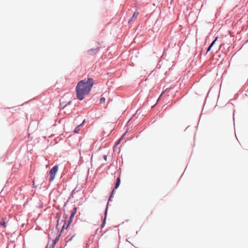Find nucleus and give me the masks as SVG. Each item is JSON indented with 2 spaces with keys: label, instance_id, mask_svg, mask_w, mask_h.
Segmentation results:
<instances>
[{
  "label": "nucleus",
  "instance_id": "nucleus-14",
  "mask_svg": "<svg viewBox=\"0 0 248 248\" xmlns=\"http://www.w3.org/2000/svg\"><path fill=\"white\" fill-rule=\"evenodd\" d=\"M103 158L105 159V160L107 161V155H104V156H103Z\"/></svg>",
  "mask_w": 248,
  "mask_h": 248
},
{
  "label": "nucleus",
  "instance_id": "nucleus-8",
  "mask_svg": "<svg viewBox=\"0 0 248 248\" xmlns=\"http://www.w3.org/2000/svg\"><path fill=\"white\" fill-rule=\"evenodd\" d=\"M85 121L84 120L83 122H82V123L81 124H80V125H78L74 130V133H77L78 132V131L80 130V126L84 123Z\"/></svg>",
  "mask_w": 248,
  "mask_h": 248
},
{
  "label": "nucleus",
  "instance_id": "nucleus-15",
  "mask_svg": "<svg viewBox=\"0 0 248 248\" xmlns=\"http://www.w3.org/2000/svg\"><path fill=\"white\" fill-rule=\"evenodd\" d=\"M74 237V236H72L69 239L70 241H71L72 240V239L73 238V237Z\"/></svg>",
  "mask_w": 248,
  "mask_h": 248
},
{
  "label": "nucleus",
  "instance_id": "nucleus-6",
  "mask_svg": "<svg viewBox=\"0 0 248 248\" xmlns=\"http://www.w3.org/2000/svg\"><path fill=\"white\" fill-rule=\"evenodd\" d=\"M120 182H121L120 177H118L117 179L116 183L115 184V189H117L119 186L120 184Z\"/></svg>",
  "mask_w": 248,
  "mask_h": 248
},
{
  "label": "nucleus",
  "instance_id": "nucleus-2",
  "mask_svg": "<svg viewBox=\"0 0 248 248\" xmlns=\"http://www.w3.org/2000/svg\"><path fill=\"white\" fill-rule=\"evenodd\" d=\"M58 170V166L56 165L54 166L49 171L50 177L49 178V181L50 182L53 181L55 177L56 174Z\"/></svg>",
  "mask_w": 248,
  "mask_h": 248
},
{
  "label": "nucleus",
  "instance_id": "nucleus-12",
  "mask_svg": "<svg viewBox=\"0 0 248 248\" xmlns=\"http://www.w3.org/2000/svg\"><path fill=\"white\" fill-rule=\"evenodd\" d=\"M106 99L104 97H102L100 99V103H104L105 102Z\"/></svg>",
  "mask_w": 248,
  "mask_h": 248
},
{
  "label": "nucleus",
  "instance_id": "nucleus-5",
  "mask_svg": "<svg viewBox=\"0 0 248 248\" xmlns=\"http://www.w3.org/2000/svg\"><path fill=\"white\" fill-rule=\"evenodd\" d=\"M139 15V12L138 11H136L133 15L132 17L128 21V23H130L133 19H136L138 17V15Z\"/></svg>",
  "mask_w": 248,
  "mask_h": 248
},
{
  "label": "nucleus",
  "instance_id": "nucleus-10",
  "mask_svg": "<svg viewBox=\"0 0 248 248\" xmlns=\"http://www.w3.org/2000/svg\"><path fill=\"white\" fill-rule=\"evenodd\" d=\"M107 210H108V207H107V208L106 209V211H105V218L104 219V221H103V224L102 225V227H103V226L104 225L105 223V221H106V215H107Z\"/></svg>",
  "mask_w": 248,
  "mask_h": 248
},
{
  "label": "nucleus",
  "instance_id": "nucleus-13",
  "mask_svg": "<svg viewBox=\"0 0 248 248\" xmlns=\"http://www.w3.org/2000/svg\"><path fill=\"white\" fill-rule=\"evenodd\" d=\"M114 191V189L112 190V191L111 192V195L109 198V199H108V201H110L111 198H112V194H113V192Z\"/></svg>",
  "mask_w": 248,
  "mask_h": 248
},
{
  "label": "nucleus",
  "instance_id": "nucleus-11",
  "mask_svg": "<svg viewBox=\"0 0 248 248\" xmlns=\"http://www.w3.org/2000/svg\"><path fill=\"white\" fill-rule=\"evenodd\" d=\"M69 223L68 224L64 223L62 226V230H63L64 228L67 229L69 225Z\"/></svg>",
  "mask_w": 248,
  "mask_h": 248
},
{
  "label": "nucleus",
  "instance_id": "nucleus-9",
  "mask_svg": "<svg viewBox=\"0 0 248 248\" xmlns=\"http://www.w3.org/2000/svg\"><path fill=\"white\" fill-rule=\"evenodd\" d=\"M1 220H2L0 221V225L2 226L3 228H5L6 226V223H5V222L4 220V218H2L1 219Z\"/></svg>",
  "mask_w": 248,
  "mask_h": 248
},
{
  "label": "nucleus",
  "instance_id": "nucleus-7",
  "mask_svg": "<svg viewBox=\"0 0 248 248\" xmlns=\"http://www.w3.org/2000/svg\"><path fill=\"white\" fill-rule=\"evenodd\" d=\"M217 37H216V39L212 42V43L210 44L209 46L208 47L207 51L208 52L210 50L211 47L213 46L214 44L215 43L216 41L217 40Z\"/></svg>",
  "mask_w": 248,
  "mask_h": 248
},
{
  "label": "nucleus",
  "instance_id": "nucleus-1",
  "mask_svg": "<svg viewBox=\"0 0 248 248\" xmlns=\"http://www.w3.org/2000/svg\"><path fill=\"white\" fill-rule=\"evenodd\" d=\"M94 84V80L92 78H88L87 80H81L78 82L76 87V95L78 99L83 100L88 95Z\"/></svg>",
  "mask_w": 248,
  "mask_h": 248
},
{
  "label": "nucleus",
  "instance_id": "nucleus-4",
  "mask_svg": "<svg viewBox=\"0 0 248 248\" xmlns=\"http://www.w3.org/2000/svg\"><path fill=\"white\" fill-rule=\"evenodd\" d=\"M77 212V207H74V208L73 209L72 213H71V216H70V222L72 221V220L73 219V218L74 217V216L76 214Z\"/></svg>",
  "mask_w": 248,
  "mask_h": 248
},
{
  "label": "nucleus",
  "instance_id": "nucleus-3",
  "mask_svg": "<svg viewBox=\"0 0 248 248\" xmlns=\"http://www.w3.org/2000/svg\"><path fill=\"white\" fill-rule=\"evenodd\" d=\"M100 44L99 43H97L96 47L94 48H92L88 50V53L91 55H95L97 54L100 49Z\"/></svg>",
  "mask_w": 248,
  "mask_h": 248
}]
</instances>
